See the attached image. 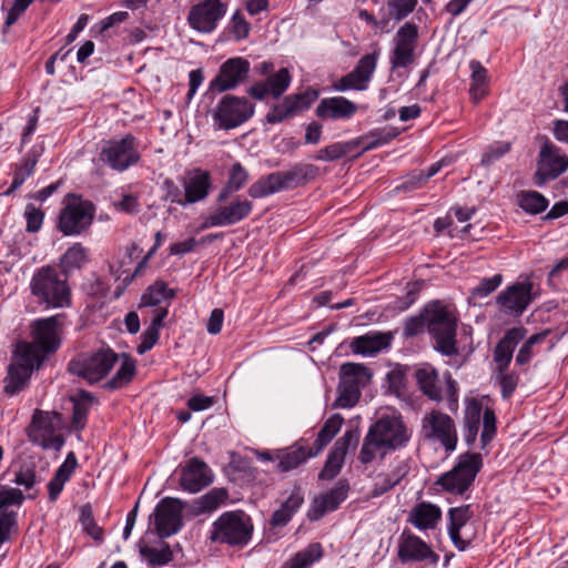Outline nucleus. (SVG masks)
<instances>
[{
    "instance_id": "nucleus-61",
    "label": "nucleus",
    "mask_w": 568,
    "mask_h": 568,
    "mask_svg": "<svg viewBox=\"0 0 568 568\" xmlns=\"http://www.w3.org/2000/svg\"><path fill=\"white\" fill-rule=\"evenodd\" d=\"M358 439L359 433L357 430H347L335 442L332 450L345 458L348 449L357 446Z\"/></svg>"
},
{
    "instance_id": "nucleus-22",
    "label": "nucleus",
    "mask_w": 568,
    "mask_h": 568,
    "mask_svg": "<svg viewBox=\"0 0 568 568\" xmlns=\"http://www.w3.org/2000/svg\"><path fill=\"white\" fill-rule=\"evenodd\" d=\"M291 74L286 68L280 69L277 72L272 73L265 81H258L247 89V93L256 99L264 100L268 95L280 98L290 87Z\"/></svg>"
},
{
    "instance_id": "nucleus-28",
    "label": "nucleus",
    "mask_w": 568,
    "mask_h": 568,
    "mask_svg": "<svg viewBox=\"0 0 568 568\" xmlns=\"http://www.w3.org/2000/svg\"><path fill=\"white\" fill-rule=\"evenodd\" d=\"M310 103L311 102L305 94L298 93L287 95L282 102L271 109L266 114V121L272 124L280 123L300 111L307 109Z\"/></svg>"
},
{
    "instance_id": "nucleus-35",
    "label": "nucleus",
    "mask_w": 568,
    "mask_h": 568,
    "mask_svg": "<svg viewBox=\"0 0 568 568\" xmlns=\"http://www.w3.org/2000/svg\"><path fill=\"white\" fill-rule=\"evenodd\" d=\"M426 556L425 542L410 534L404 532L398 546V557L405 561H417L424 559Z\"/></svg>"
},
{
    "instance_id": "nucleus-62",
    "label": "nucleus",
    "mask_w": 568,
    "mask_h": 568,
    "mask_svg": "<svg viewBox=\"0 0 568 568\" xmlns=\"http://www.w3.org/2000/svg\"><path fill=\"white\" fill-rule=\"evenodd\" d=\"M547 333L548 332L546 331L542 333L534 334L524 343L516 356L517 364L524 365L531 359L534 345L541 342L546 337Z\"/></svg>"
},
{
    "instance_id": "nucleus-52",
    "label": "nucleus",
    "mask_w": 568,
    "mask_h": 568,
    "mask_svg": "<svg viewBox=\"0 0 568 568\" xmlns=\"http://www.w3.org/2000/svg\"><path fill=\"white\" fill-rule=\"evenodd\" d=\"M501 274L483 278L477 286L470 291L471 298H484L495 292L501 284Z\"/></svg>"
},
{
    "instance_id": "nucleus-45",
    "label": "nucleus",
    "mask_w": 568,
    "mask_h": 568,
    "mask_svg": "<svg viewBox=\"0 0 568 568\" xmlns=\"http://www.w3.org/2000/svg\"><path fill=\"white\" fill-rule=\"evenodd\" d=\"M54 418H59V415L37 409L32 416L31 426L28 430L29 439L31 440V435L36 433L41 434L42 436L53 434Z\"/></svg>"
},
{
    "instance_id": "nucleus-54",
    "label": "nucleus",
    "mask_w": 568,
    "mask_h": 568,
    "mask_svg": "<svg viewBox=\"0 0 568 568\" xmlns=\"http://www.w3.org/2000/svg\"><path fill=\"white\" fill-rule=\"evenodd\" d=\"M369 81L367 79L358 77L353 71L342 77L334 85L337 91L357 90L363 91L368 87Z\"/></svg>"
},
{
    "instance_id": "nucleus-2",
    "label": "nucleus",
    "mask_w": 568,
    "mask_h": 568,
    "mask_svg": "<svg viewBox=\"0 0 568 568\" xmlns=\"http://www.w3.org/2000/svg\"><path fill=\"white\" fill-rule=\"evenodd\" d=\"M406 440L403 422L397 417H383L368 429L358 458L363 464H368L377 457L383 458Z\"/></svg>"
},
{
    "instance_id": "nucleus-19",
    "label": "nucleus",
    "mask_w": 568,
    "mask_h": 568,
    "mask_svg": "<svg viewBox=\"0 0 568 568\" xmlns=\"http://www.w3.org/2000/svg\"><path fill=\"white\" fill-rule=\"evenodd\" d=\"M428 426L432 429V433L428 434V442H438L446 455L455 450L458 437L450 416L433 410L428 416Z\"/></svg>"
},
{
    "instance_id": "nucleus-50",
    "label": "nucleus",
    "mask_w": 568,
    "mask_h": 568,
    "mask_svg": "<svg viewBox=\"0 0 568 568\" xmlns=\"http://www.w3.org/2000/svg\"><path fill=\"white\" fill-rule=\"evenodd\" d=\"M518 204L526 212L537 214L547 209L548 201L536 191H524L518 194Z\"/></svg>"
},
{
    "instance_id": "nucleus-5",
    "label": "nucleus",
    "mask_w": 568,
    "mask_h": 568,
    "mask_svg": "<svg viewBox=\"0 0 568 568\" xmlns=\"http://www.w3.org/2000/svg\"><path fill=\"white\" fill-rule=\"evenodd\" d=\"M317 169L311 164H296L287 171L270 173L255 181L248 189V195L261 199L283 190L293 189L313 178Z\"/></svg>"
},
{
    "instance_id": "nucleus-64",
    "label": "nucleus",
    "mask_w": 568,
    "mask_h": 568,
    "mask_svg": "<svg viewBox=\"0 0 568 568\" xmlns=\"http://www.w3.org/2000/svg\"><path fill=\"white\" fill-rule=\"evenodd\" d=\"M498 383L501 387V396L508 398L516 389L518 384V375L507 373V371L496 372Z\"/></svg>"
},
{
    "instance_id": "nucleus-40",
    "label": "nucleus",
    "mask_w": 568,
    "mask_h": 568,
    "mask_svg": "<svg viewBox=\"0 0 568 568\" xmlns=\"http://www.w3.org/2000/svg\"><path fill=\"white\" fill-rule=\"evenodd\" d=\"M317 454L316 450H306L304 447L292 448L278 456L276 468L282 473L293 470Z\"/></svg>"
},
{
    "instance_id": "nucleus-3",
    "label": "nucleus",
    "mask_w": 568,
    "mask_h": 568,
    "mask_svg": "<svg viewBox=\"0 0 568 568\" xmlns=\"http://www.w3.org/2000/svg\"><path fill=\"white\" fill-rule=\"evenodd\" d=\"M31 294L47 307L64 308L71 305V287L65 276L47 265L34 272L30 281Z\"/></svg>"
},
{
    "instance_id": "nucleus-23",
    "label": "nucleus",
    "mask_w": 568,
    "mask_h": 568,
    "mask_svg": "<svg viewBox=\"0 0 568 568\" xmlns=\"http://www.w3.org/2000/svg\"><path fill=\"white\" fill-rule=\"evenodd\" d=\"M348 486L338 481L334 488L313 499L312 506L307 511V518L312 521L321 519L325 514L334 511L347 497Z\"/></svg>"
},
{
    "instance_id": "nucleus-53",
    "label": "nucleus",
    "mask_w": 568,
    "mask_h": 568,
    "mask_svg": "<svg viewBox=\"0 0 568 568\" xmlns=\"http://www.w3.org/2000/svg\"><path fill=\"white\" fill-rule=\"evenodd\" d=\"M369 81L367 79L358 77L353 71L342 77L334 85L337 91L357 90L363 91L368 87Z\"/></svg>"
},
{
    "instance_id": "nucleus-49",
    "label": "nucleus",
    "mask_w": 568,
    "mask_h": 568,
    "mask_svg": "<svg viewBox=\"0 0 568 568\" xmlns=\"http://www.w3.org/2000/svg\"><path fill=\"white\" fill-rule=\"evenodd\" d=\"M174 292L166 287L162 281H156L153 285L149 286L146 292L142 295V304L145 306H155L162 301L171 300Z\"/></svg>"
},
{
    "instance_id": "nucleus-18",
    "label": "nucleus",
    "mask_w": 568,
    "mask_h": 568,
    "mask_svg": "<svg viewBox=\"0 0 568 568\" xmlns=\"http://www.w3.org/2000/svg\"><path fill=\"white\" fill-rule=\"evenodd\" d=\"M568 169V156L560 153L558 148L546 143L540 150L538 170L535 174L536 184L541 185L554 180Z\"/></svg>"
},
{
    "instance_id": "nucleus-13",
    "label": "nucleus",
    "mask_w": 568,
    "mask_h": 568,
    "mask_svg": "<svg viewBox=\"0 0 568 568\" xmlns=\"http://www.w3.org/2000/svg\"><path fill=\"white\" fill-rule=\"evenodd\" d=\"M219 204L220 205L204 219L200 230L237 224L245 220L253 210V203L251 201L240 197L226 204Z\"/></svg>"
},
{
    "instance_id": "nucleus-26",
    "label": "nucleus",
    "mask_w": 568,
    "mask_h": 568,
    "mask_svg": "<svg viewBox=\"0 0 568 568\" xmlns=\"http://www.w3.org/2000/svg\"><path fill=\"white\" fill-rule=\"evenodd\" d=\"M358 110L356 103L337 95L321 100L316 106V115L322 119L342 120L351 119Z\"/></svg>"
},
{
    "instance_id": "nucleus-51",
    "label": "nucleus",
    "mask_w": 568,
    "mask_h": 568,
    "mask_svg": "<svg viewBox=\"0 0 568 568\" xmlns=\"http://www.w3.org/2000/svg\"><path fill=\"white\" fill-rule=\"evenodd\" d=\"M83 530L94 540L102 541L103 540V530L101 527L97 525L93 518V510L90 504H85L80 508V518H79Z\"/></svg>"
},
{
    "instance_id": "nucleus-11",
    "label": "nucleus",
    "mask_w": 568,
    "mask_h": 568,
    "mask_svg": "<svg viewBox=\"0 0 568 568\" xmlns=\"http://www.w3.org/2000/svg\"><path fill=\"white\" fill-rule=\"evenodd\" d=\"M254 114V104L246 98L225 95L217 103L213 119L219 129L231 130L246 122Z\"/></svg>"
},
{
    "instance_id": "nucleus-38",
    "label": "nucleus",
    "mask_w": 568,
    "mask_h": 568,
    "mask_svg": "<svg viewBox=\"0 0 568 568\" xmlns=\"http://www.w3.org/2000/svg\"><path fill=\"white\" fill-rule=\"evenodd\" d=\"M248 173L241 163H234L230 171L229 180L216 197L217 203H225L229 196L240 191L247 182Z\"/></svg>"
},
{
    "instance_id": "nucleus-36",
    "label": "nucleus",
    "mask_w": 568,
    "mask_h": 568,
    "mask_svg": "<svg viewBox=\"0 0 568 568\" xmlns=\"http://www.w3.org/2000/svg\"><path fill=\"white\" fill-rule=\"evenodd\" d=\"M88 262V250L81 243H75L69 247L65 253L60 257L61 272L69 277V275L83 267Z\"/></svg>"
},
{
    "instance_id": "nucleus-8",
    "label": "nucleus",
    "mask_w": 568,
    "mask_h": 568,
    "mask_svg": "<svg viewBox=\"0 0 568 568\" xmlns=\"http://www.w3.org/2000/svg\"><path fill=\"white\" fill-rule=\"evenodd\" d=\"M481 466L483 458L480 454L462 455L457 465L442 475L436 484L449 493L462 495L473 485Z\"/></svg>"
},
{
    "instance_id": "nucleus-48",
    "label": "nucleus",
    "mask_w": 568,
    "mask_h": 568,
    "mask_svg": "<svg viewBox=\"0 0 568 568\" xmlns=\"http://www.w3.org/2000/svg\"><path fill=\"white\" fill-rule=\"evenodd\" d=\"M398 133L399 132L397 129L385 128L382 130L372 131L368 135L359 138L362 140V143L365 141H367V143L363 146L358 155H361L365 151L387 144L393 139H395L398 135Z\"/></svg>"
},
{
    "instance_id": "nucleus-60",
    "label": "nucleus",
    "mask_w": 568,
    "mask_h": 568,
    "mask_svg": "<svg viewBox=\"0 0 568 568\" xmlns=\"http://www.w3.org/2000/svg\"><path fill=\"white\" fill-rule=\"evenodd\" d=\"M23 215L27 221V232L36 233L41 229L44 219V213L41 209L37 207L32 203H29L26 205Z\"/></svg>"
},
{
    "instance_id": "nucleus-56",
    "label": "nucleus",
    "mask_w": 568,
    "mask_h": 568,
    "mask_svg": "<svg viewBox=\"0 0 568 568\" xmlns=\"http://www.w3.org/2000/svg\"><path fill=\"white\" fill-rule=\"evenodd\" d=\"M417 0H389L388 16L397 21L406 18L416 7Z\"/></svg>"
},
{
    "instance_id": "nucleus-59",
    "label": "nucleus",
    "mask_w": 568,
    "mask_h": 568,
    "mask_svg": "<svg viewBox=\"0 0 568 568\" xmlns=\"http://www.w3.org/2000/svg\"><path fill=\"white\" fill-rule=\"evenodd\" d=\"M496 415L493 408H485L483 413V432L480 435L481 446L485 447L496 434Z\"/></svg>"
},
{
    "instance_id": "nucleus-37",
    "label": "nucleus",
    "mask_w": 568,
    "mask_h": 568,
    "mask_svg": "<svg viewBox=\"0 0 568 568\" xmlns=\"http://www.w3.org/2000/svg\"><path fill=\"white\" fill-rule=\"evenodd\" d=\"M469 69L471 71L469 93L473 101L478 103L488 93L487 70L476 60L470 61Z\"/></svg>"
},
{
    "instance_id": "nucleus-31",
    "label": "nucleus",
    "mask_w": 568,
    "mask_h": 568,
    "mask_svg": "<svg viewBox=\"0 0 568 568\" xmlns=\"http://www.w3.org/2000/svg\"><path fill=\"white\" fill-rule=\"evenodd\" d=\"M303 503L304 495L301 488H294L291 495L286 498V500L281 504V507L273 513L272 518L270 520L271 526H286Z\"/></svg>"
},
{
    "instance_id": "nucleus-16",
    "label": "nucleus",
    "mask_w": 568,
    "mask_h": 568,
    "mask_svg": "<svg viewBox=\"0 0 568 568\" xmlns=\"http://www.w3.org/2000/svg\"><path fill=\"white\" fill-rule=\"evenodd\" d=\"M183 503L178 498L165 497L156 505L153 517L159 537L176 534L183 525Z\"/></svg>"
},
{
    "instance_id": "nucleus-25",
    "label": "nucleus",
    "mask_w": 568,
    "mask_h": 568,
    "mask_svg": "<svg viewBox=\"0 0 568 568\" xmlns=\"http://www.w3.org/2000/svg\"><path fill=\"white\" fill-rule=\"evenodd\" d=\"M212 474L207 465L199 458H192L182 470L181 486L190 493H197L212 483Z\"/></svg>"
},
{
    "instance_id": "nucleus-32",
    "label": "nucleus",
    "mask_w": 568,
    "mask_h": 568,
    "mask_svg": "<svg viewBox=\"0 0 568 568\" xmlns=\"http://www.w3.org/2000/svg\"><path fill=\"white\" fill-rule=\"evenodd\" d=\"M77 466L78 460L75 454L73 452H70L67 455V458L63 462V464L60 465V467L54 473V476L48 484L49 499L51 501H54L58 498V496L60 495L64 487V484L71 478Z\"/></svg>"
},
{
    "instance_id": "nucleus-12",
    "label": "nucleus",
    "mask_w": 568,
    "mask_h": 568,
    "mask_svg": "<svg viewBox=\"0 0 568 568\" xmlns=\"http://www.w3.org/2000/svg\"><path fill=\"white\" fill-rule=\"evenodd\" d=\"M18 363L9 367L6 393L14 395L20 392L28 383L34 368L41 365V358L34 355L31 346L17 347Z\"/></svg>"
},
{
    "instance_id": "nucleus-27",
    "label": "nucleus",
    "mask_w": 568,
    "mask_h": 568,
    "mask_svg": "<svg viewBox=\"0 0 568 568\" xmlns=\"http://www.w3.org/2000/svg\"><path fill=\"white\" fill-rule=\"evenodd\" d=\"M525 337L524 328H510L494 349L495 372L507 371L516 345Z\"/></svg>"
},
{
    "instance_id": "nucleus-21",
    "label": "nucleus",
    "mask_w": 568,
    "mask_h": 568,
    "mask_svg": "<svg viewBox=\"0 0 568 568\" xmlns=\"http://www.w3.org/2000/svg\"><path fill=\"white\" fill-rule=\"evenodd\" d=\"M248 71L250 62L244 58L229 59L221 65L217 77L212 82V87L219 92L234 89L246 79Z\"/></svg>"
},
{
    "instance_id": "nucleus-9",
    "label": "nucleus",
    "mask_w": 568,
    "mask_h": 568,
    "mask_svg": "<svg viewBox=\"0 0 568 568\" xmlns=\"http://www.w3.org/2000/svg\"><path fill=\"white\" fill-rule=\"evenodd\" d=\"M94 205L77 195H69L68 202L59 214V230L67 236L78 235L93 222Z\"/></svg>"
},
{
    "instance_id": "nucleus-41",
    "label": "nucleus",
    "mask_w": 568,
    "mask_h": 568,
    "mask_svg": "<svg viewBox=\"0 0 568 568\" xmlns=\"http://www.w3.org/2000/svg\"><path fill=\"white\" fill-rule=\"evenodd\" d=\"M135 375V362L128 355L122 354V363L114 376L104 384L106 389H119L128 385Z\"/></svg>"
},
{
    "instance_id": "nucleus-17",
    "label": "nucleus",
    "mask_w": 568,
    "mask_h": 568,
    "mask_svg": "<svg viewBox=\"0 0 568 568\" xmlns=\"http://www.w3.org/2000/svg\"><path fill=\"white\" fill-rule=\"evenodd\" d=\"M530 281L516 282L497 296V304L506 312L521 315L535 298Z\"/></svg>"
},
{
    "instance_id": "nucleus-42",
    "label": "nucleus",
    "mask_w": 568,
    "mask_h": 568,
    "mask_svg": "<svg viewBox=\"0 0 568 568\" xmlns=\"http://www.w3.org/2000/svg\"><path fill=\"white\" fill-rule=\"evenodd\" d=\"M362 144L361 139H354L347 142H336L333 144H329L317 153L315 156V160L317 161H335L338 160L355 149H357Z\"/></svg>"
},
{
    "instance_id": "nucleus-1",
    "label": "nucleus",
    "mask_w": 568,
    "mask_h": 568,
    "mask_svg": "<svg viewBox=\"0 0 568 568\" xmlns=\"http://www.w3.org/2000/svg\"><path fill=\"white\" fill-rule=\"evenodd\" d=\"M458 313L453 303L435 300L428 303V335L434 351L446 357L460 354L457 341Z\"/></svg>"
},
{
    "instance_id": "nucleus-7",
    "label": "nucleus",
    "mask_w": 568,
    "mask_h": 568,
    "mask_svg": "<svg viewBox=\"0 0 568 568\" xmlns=\"http://www.w3.org/2000/svg\"><path fill=\"white\" fill-rule=\"evenodd\" d=\"M118 361L119 355L112 349H99L94 353L79 354L70 361L68 371L93 384L104 378Z\"/></svg>"
},
{
    "instance_id": "nucleus-57",
    "label": "nucleus",
    "mask_w": 568,
    "mask_h": 568,
    "mask_svg": "<svg viewBox=\"0 0 568 568\" xmlns=\"http://www.w3.org/2000/svg\"><path fill=\"white\" fill-rule=\"evenodd\" d=\"M426 327V307H423L417 315L406 320L403 335L404 337H413L424 332Z\"/></svg>"
},
{
    "instance_id": "nucleus-47",
    "label": "nucleus",
    "mask_w": 568,
    "mask_h": 568,
    "mask_svg": "<svg viewBox=\"0 0 568 568\" xmlns=\"http://www.w3.org/2000/svg\"><path fill=\"white\" fill-rule=\"evenodd\" d=\"M39 155L40 154L34 150L27 154L22 164H20L14 171L13 181L8 193L20 187L23 182L33 173Z\"/></svg>"
},
{
    "instance_id": "nucleus-43",
    "label": "nucleus",
    "mask_w": 568,
    "mask_h": 568,
    "mask_svg": "<svg viewBox=\"0 0 568 568\" xmlns=\"http://www.w3.org/2000/svg\"><path fill=\"white\" fill-rule=\"evenodd\" d=\"M344 418L341 414L332 415L323 425L314 445L316 446V453H320L339 432Z\"/></svg>"
},
{
    "instance_id": "nucleus-34",
    "label": "nucleus",
    "mask_w": 568,
    "mask_h": 568,
    "mask_svg": "<svg viewBox=\"0 0 568 568\" xmlns=\"http://www.w3.org/2000/svg\"><path fill=\"white\" fill-rule=\"evenodd\" d=\"M227 496L224 488H213L192 501L191 511L195 516L212 513L227 499Z\"/></svg>"
},
{
    "instance_id": "nucleus-6",
    "label": "nucleus",
    "mask_w": 568,
    "mask_h": 568,
    "mask_svg": "<svg viewBox=\"0 0 568 568\" xmlns=\"http://www.w3.org/2000/svg\"><path fill=\"white\" fill-rule=\"evenodd\" d=\"M253 532L251 517L242 510L225 511L212 525L210 540L230 546L246 545Z\"/></svg>"
},
{
    "instance_id": "nucleus-55",
    "label": "nucleus",
    "mask_w": 568,
    "mask_h": 568,
    "mask_svg": "<svg viewBox=\"0 0 568 568\" xmlns=\"http://www.w3.org/2000/svg\"><path fill=\"white\" fill-rule=\"evenodd\" d=\"M344 459L345 458L342 457L339 454H336L335 452L331 450L327 456L326 463L318 475L320 479L331 480L335 478L341 471V468L344 464Z\"/></svg>"
},
{
    "instance_id": "nucleus-63",
    "label": "nucleus",
    "mask_w": 568,
    "mask_h": 568,
    "mask_svg": "<svg viewBox=\"0 0 568 568\" xmlns=\"http://www.w3.org/2000/svg\"><path fill=\"white\" fill-rule=\"evenodd\" d=\"M510 150V143L496 142L483 154L481 164L489 166Z\"/></svg>"
},
{
    "instance_id": "nucleus-44",
    "label": "nucleus",
    "mask_w": 568,
    "mask_h": 568,
    "mask_svg": "<svg viewBox=\"0 0 568 568\" xmlns=\"http://www.w3.org/2000/svg\"><path fill=\"white\" fill-rule=\"evenodd\" d=\"M92 403L93 397L88 392H81L80 395L73 399L72 426L77 430L84 428L87 416Z\"/></svg>"
},
{
    "instance_id": "nucleus-14",
    "label": "nucleus",
    "mask_w": 568,
    "mask_h": 568,
    "mask_svg": "<svg viewBox=\"0 0 568 568\" xmlns=\"http://www.w3.org/2000/svg\"><path fill=\"white\" fill-rule=\"evenodd\" d=\"M134 136L128 134L121 140H111L102 149L100 159L115 171H124L140 160Z\"/></svg>"
},
{
    "instance_id": "nucleus-20",
    "label": "nucleus",
    "mask_w": 568,
    "mask_h": 568,
    "mask_svg": "<svg viewBox=\"0 0 568 568\" xmlns=\"http://www.w3.org/2000/svg\"><path fill=\"white\" fill-rule=\"evenodd\" d=\"M417 28L405 23L395 36V49L390 58L392 68H405L414 61V51L417 40Z\"/></svg>"
},
{
    "instance_id": "nucleus-29",
    "label": "nucleus",
    "mask_w": 568,
    "mask_h": 568,
    "mask_svg": "<svg viewBox=\"0 0 568 568\" xmlns=\"http://www.w3.org/2000/svg\"><path fill=\"white\" fill-rule=\"evenodd\" d=\"M185 202L195 203L204 200L210 192L211 175L200 169L190 172L184 179Z\"/></svg>"
},
{
    "instance_id": "nucleus-10",
    "label": "nucleus",
    "mask_w": 568,
    "mask_h": 568,
    "mask_svg": "<svg viewBox=\"0 0 568 568\" xmlns=\"http://www.w3.org/2000/svg\"><path fill=\"white\" fill-rule=\"evenodd\" d=\"M62 318L63 315L58 314L34 321L31 326L32 342L21 343L18 346H31L34 355H38L42 363L45 355L54 353L60 346Z\"/></svg>"
},
{
    "instance_id": "nucleus-15",
    "label": "nucleus",
    "mask_w": 568,
    "mask_h": 568,
    "mask_svg": "<svg viewBox=\"0 0 568 568\" xmlns=\"http://www.w3.org/2000/svg\"><path fill=\"white\" fill-rule=\"evenodd\" d=\"M226 6L220 0H203L191 7L187 22L192 29L200 33H211L217 22L225 16Z\"/></svg>"
},
{
    "instance_id": "nucleus-46",
    "label": "nucleus",
    "mask_w": 568,
    "mask_h": 568,
    "mask_svg": "<svg viewBox=\"0 0 568 568\" xmlns=\"http://www.w3.org/2000/svg\"><path fill=\"white\" fill-rule=\"evenodd\" d=\"M323 556L321 544H311L305 549L298 551L291 560L290 568H310Z\"/></svg>"
},
{
    "instance_id": "nucleus-24",
    "label": "nucleus",
    "mask_w": 568,
    "mask_h": 568,
    "mask_svg": "<svg viewBox=\"0 0 568 568\" xmlns=\"http://www.w3.org/2000/svg\"><path fill=\"white\" fill-rule=\"evenodd\" d=\"M394 339L393 332L371 331L364 335L354 337L349 347L354 354L374 356L390 347Z\"/></svg>"
},
{
    "instance_id": "nucleus-58",
    "label": "nucleus",
    "mask_w": 568,
    "mask_h": 568,
    "mask_svg": "<svg viewBox=\"0 0 568 568\" xmlns=\"http://www.w3.org/2000/svg\"><path fill=\"white\" fill-rule=\"evenodd\" d=\"M378 59V52H373L369 54L363 55L354 68L353 72L358 77L367 79L371 81L372 75L376 69Z\"/></svg>"
},
{
    "instance_id": "nucleus-30",
    "label": "nucleus",
    "mask_w": 568,
    "mask_h": 568,
    "mask_svg": "<svg viewBox=\"0 0 568 568\" xmlns=\"http://www.w3.org/2000/svg\"><path fill=\"white\" fill-rule=\"evenodd\" d=\"M471 516L473 511L469 505L454 507L448 511V534L453 544L459 550H465L468 546V542L465 541L460 536V529L467 524Z\"/></svg>"
},
{
    "instance_id": "nucleus-33",
    "label": "nucleus",
    "mask_w": 568,
    "mask_h": 568,
    "mask_svg": "<svg viewBox=\"0 0 568 568\" xmlns=\"http://www.w3.org/2000/svg\"><path fill=\"white\" fill-rule=\"evenodd\" d=\"M483 405L477 398H471L466 403L464 415L465 440L468 445L475 443L479 430Z\"/></svg>"
},
{
    "instance_id": "nucleus-4",
    "label": "nucleus",
    "mask_w": 568,
    "mask_h": 568,
    "mask_svg": "<svg viewBox=\"0 0 568 568\" xmlns=\"http://www.w3.org/2000/svg\"><path fill=\"white\" fill-rule=\"evenodd\" d=\"M372 378V369L363 363L342 364L338 373L337 397L333 407H354L361 398L362 390L371 384Z\"/></svg>"
},
{
    "instance_id": "nucleus-39",
    "label": "nucleus",
    "mask_w": 568,
    "mask_h": 568,
    "mask_svg": "<svg viewBox=\"0 0 568 568\" xmlns=\"http://www.w3.org/2000/svg\"><path fill=\"white\" fill-rule=\"evenodd\" d=\"M139 551L144 561L151 567H162L168 565L173 559V552L170 546L165 542L160 547H152L146 544L139 546Z\"/></svg>"
}]
</instances>
